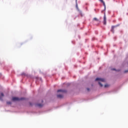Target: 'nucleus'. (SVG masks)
Instances as JSON below:
<instances>
[{"label": "nucleus", "instance_id": "obj_3", "mask_svg": "<svg viewBox=\"0 0 128 128\" xmlns=\"http://www.w3.org/2000/svg\"><path fill=\"white\" fill-rule=\"evenodd\" d=\"M58 92H62V94H64V92H66V90H58Z\"/></svg>", "mask_w": 128, "mask_h": 128}, {"label": "nucleus", "instance_id": "obj_5", "mask_svg": "<svg viewBox=\"0 0 128 128\" xmlns=\"http://www.w3.org/2000/svg\"><path fill=\"white\" fill-rule=\"evenodd\" d=\"M93 20L96 22H98V24H100V20L98 19V18H94Z\"/></svg>", "mask_w": 128, "mask_h": 128}, {"label": "nucleus", "instance_id": "obj_9", "mask_svg": "<svg viewBox=\"0 0 128 128\" xmlns=\"http://www.w3.org/2000/svg\"><path fill=\"white\" fill-rule=\"evenodd\" d=\"M42 104H37V106H38L39 108H42Z\"/></svg>", "mask_w": 128, "mask_h": 128}, {"label": "nucleus", "instance_id": "obj_7", "mask_svg": "<svg viewBox=\"0 0 128 128\" xmlns=\"http://www.w3.org/2000/svg\"><path fill=\"white\" fill-rule=\"evenodd\" d=\"M4 96V93L2 92L1 95H0V100H2V98Z\"/></svg>", "mask_w": 128, "mask_h": 128}, {"label": "nucleus", "instance_id": "obj_8", "mask_svg": "<svg viewBox=\"0 0 128 128\" xmlns=\"http://www.w3.org/2000/svg\"><path fill=\"white\" fill-rule=\"evenodd\" d=\"M57 98H64V96L62 94H58L57 95Z\"/></svg>", "mask_w": 128, "mask_h": 128}, {"label": "nucleus", "instance_id": "obj_6", "mask_svg": "<svg viewBox=\"0 0 128 128\" xmlns=\"http://www.w3.org/2000/svg\"><path fill=\"white\" fill-rule=\"evenodd\" d=\"M114 28H116V26H112V29H111V32L114 34Z\"/></svg>", "mask_w": 128, "mask_h": 128}, {"label": "nucleus", "instance_id": "obj_2", "mask_svg": "<svg viewBox=\"0 0 128 128\" xmlns=\"http://www.w3.org/2000/svg\"><path fill=\"white\" fill-rule=\"evenodd\" d=\"M26 100L24 98H18V97H13L12 98V102H19L20 100Z\"/></svg>", "mask_w": 128, "mask_h": 128}, {"label": "nucleus", "instance_id": "obj_4", "mask_svg": "<svg viewBox=\"0 0 128 128\" xmlns=\"http://www.w3.org/2000/svg\"><path fill=\"white\" fill-rule=\"evenodd\" d=\"M104 24H106V15L104 16Z\"/></svg>", "mask_w": 128, "mask_h": 128}, {"label": "nucleus", "instance_id": "obj_15", "mask_svg": "<svg viewBox=\"0 0 128 128\" xmlns=\"http://www.w3.org/2000/svg\"><path fill=\"white\" fill-rule=\"evenodd\" d=\"M87 90H88V92H89V90H90V88H87Z\"/></svg>", "mask_w": 128, "mask_h": 128}, {"label": "nucleus", "instance_id": "obj_14", "mask_svg": "<svg viewBox=\"0 0 128 128\" xmlns=\"http://www.w3.org/2000/svg\"><path fill=\"white\" fill-rule=\"evenodd\" d=\"M124 72H125V73L128 72V70H125V71Z\"/></svg>", "mask_w": 128, "mask_h": 128}, {"label": "nucleus", "instance_id": "obj_12", "mask_svg": "<svg viewBox=\"0 0 128 128\" xmlns=\"http://www.w3.org/2000/svg\"><path fill=\"white\" fill-rule=\"evenodd\" d=\"M108 84H105L104 85V88H108Z\"/></svg>", "mask_w": 128, "mask_h": 128}, {"label": "nucleus", "instance_id": "obj_1", "mask_svg": "<svg viewBox=\"0 0 128 128\" xmlns=\"http://www.w3.org/2000/svg\"><path fill=\"white\" fill-rule=\"evenodd\" d=\"M96 81L99 80L98 84H100L101 88L103 86V85L100 82H106V80H104V78H96Z\"/></svg>", "mask_w": 128, "mask_h": 128}, {"label": "nucleus", "instance_id": "obj_11", "mask_svg": "<svg viewBox=\"0 0 128 128\" xmlns=\"http://www.w3.org/2000/svg\"><path fill=\"white\" fill-rule=\"evenodd\" d=\"M7 104H12V102H7Z\"/></svg>", "mask_w": 128, "mask_h": 128}, {"label": "nucleus", "instance_id": "obj_13", "mask_svg": "<svg viewBox=\"0 0 128 128\" xmlns=\"http://www.w3.org/2000/svg\"><path fill=\"white\" fill-rule=\"evenodd\" d=\"M22 76H26V74L22 73Z\"/></svg>", "mask_w": 128, "mask_h": 128}, {"label": "nucleus", "instance_id": "obj_10", "mask_svg": "<svg viewBox=\"0 0 128 128\" xmlns=\"http://www.w3.org/2000/svg\"><path fill=\"white\" fill-rule=\"evenodd\" d=\"M102 2V4H104V6H106V4H104V0H100Z\"/></svg>", "mask_w": 128, "mask_h": 128}, {"label": "nucleus", "instance_id": "obj_16", "mask_svg": "<svg viewBox=\"0 0 128 128\" xmlns=\"http://www.w3.org/2000/svg\"><path fill=\"white\" fill-rule=\"evenodd\" d=\"M112 70H116V69L115 68H113V69H112Z\"/></svg>", "mask_w": 128, "mask_h": 128}]
</instances>
